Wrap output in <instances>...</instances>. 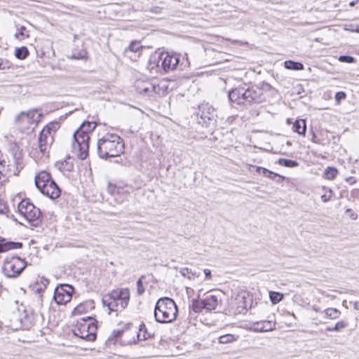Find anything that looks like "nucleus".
I'll return each mask as SVG.
<instances>
[{
	"label": "nucleus",
	"instance_id": "nucleus-1",
	"mask_svg": "<svg viewBox=\"0 0 359 359\" xmlns=\"http://www.w3.org/2000/svg\"><path fill=\"white\" fill-rule=\"evenodd\" d=\"M229 99L237 104L251 105L265 100L263 89L257 86L243 84L229 92Z\"/></svg>",
	"mask_w": 359,
	"mask_h": 359
},
{
	"label": "nucleus",
	"instance_id": "nucleus-2",
	"mask_svg": "<svg viewBox=\"0 0 359 359\" xmlns=\"http://www.w3.org/2000/svg\"><path fill=\"white\" fill-rule=\"evenodd\" d=\"M95 122L85 121L73 135L72 149L77 157L81 160L85 159L88 154L89 134L96 127Z\"/></svg>",
	"mask_w": 359,
	"mask_h": 359
},
{
	"label": "nucleus",
	"instance_id": "nucleus-3",
	"mask_svg": "<svg viewBox=\"0 0 359 359\" xmlns=\"http://www.w3.org/2000/svg\"><path fill=\"white\" fill-rule=\"evenodd\" d=\"M97 149L98 156L102 158L116 157L123 153L124 143L119 135L107 133L98 140Z\"/></svg>",
	"mask_w": 359,
	"mask_h": 359
},
{
	"label": "nucleus",
	"instance_id": "nucleus-4",
	"mask_svg": "<svg viewBox=\"0 0 359 359\" xmlns=\"http://www.w3.org/2000/svg\"><path fill=\"white\" fill-rule=\"evenodd\" d=\"M23 168L22 153L17 144H11L5 156L0 159V170L8 177L18 175Z\"/></svg>",
	"mask_w": 359,
	"mask_h": 359
},
{
	"label": "nucleus",
	"instance_id": "nucleus-5",
	"mask_svg": "<svg viewBox=\"0 0 359 359\" xmlns=\"http://www.w3.org/2000/svg\"><path fill=\"white\" fill-rule=\"evenodd\" d=\"M177 313V306L172 299L162 297L156 302L154 317L157 322L161 323H171L176 319Z\"/></svg>",
	"mask_w": 359,
	"mask_h": 359
},
{
	"label": "nucleus",
	"instance_id": "nucleus-6",
	"mask_svg": "<svg viewBox=\"0 0 359 359\" xmlns=\"http://www.w3.org/2000/svg\"><path fill=\"white\" fill-rule=\"evenodd\" d=\"M130 291L128 288L117 289L104 295L102 304L111 311H121L128 305Z\"/></svg>",
	"mask_w": 359,
	"mask_h": 359
},
{
	"label": "nucleus",
	"instance_id": "nucleus-7",
	"mask_svg": "<svg viewBox=\"0 0 359 359\" xmlns=\"http://www.w3.org/2000/svg\"><path fill=\"white\" fill-rule=\"evenodd\" d=\"M19 214L25 218L28 223L34 226H39L42 222V215L39 208L36 207L29 199H22L18 204Z\"/></svg>",
	"mask_w": 359,
	"mask_h": 359
},
{
	"label": "nucleus",
	"instance_id": "nucleus-8",
	"mask_svg": "<svg viewBox=\"0 0 359 359\" xmlns=\"http://www.w3.org/2000/svg\"><path fill=\"white\" fill-rule=\"evenodd\" d=\"M90 317L83 318L81 321H78L74 330V335L89 341H94L96 338L95 332L97 327L94 323H88Z\"/></svg>",
	"mask_w": 359,
	"mask_h": 359
},
{
	"label": "nucleus",
	"instance_id": "nucleus-9",
	"mask_svg": "<svg viewBox=\"0 0 359 359\" xmlns=\"http://www.w3.org/2000/svg\"><path fill=\"white\" fill-rule=\"evenodd\" d=\"M26 267V262L18 257H7L4 260L2 270L6 277L15 278Z\"/></svg>",
	"mask_w": 359,
	"mask_h": 359
},
{
	"label": "nucleus",
	"instance_id": "nucleus-10",
	"mask_svg": "<svg viewBox=\"0 0 359 359\" xmlns=\"http://www.w3.org/2000/svg\"><path fill=\"white\" fill-rule=\"evenodd\" d=\"M107 191L117 201L121 202L133 191V187L123 182H116L114 184L109 183Z\"/></svg>",
	"mask_w": 359,
	"mask_h": 359
},
{
	"label": "nucleus",
	"instance_id": "nucleus-11",
	"mask_svg": "<svg viewBox=\"0 0 359 359\" xmlns=\"http://www.w3.org/2000/svg\"><path fill=\"white\" fill-rule=\"evenodd\" d=\"M196 116L200 118L198 123L207 127L216 116L215 108L209 103H202L198 106Z\"/></svg>",
	"mask_w": 359,
	"mask_h": 359
},
{
	"label": "nucleus",
	"instance_id": "nucleus-12",
	"mask_svg": "<svg viewBox=\"0 0 359 359\" xmlns=\"http://www.w3.org/2000/svg\"><path fill=\"white\" fill-rule=\"evenodd\" d=\"M74 287L68 284H62L56 287L54 290L53 299L57 304H66L72 297Z\"/></svg>",
	"mask_w": 359,
	"mask_h": 359
},
{
	"label": "nucleus",
	"instance_id": "nucleus-13",
	"mask_svg": "<svg viewBox=\"0 0 359 359\" xmlns=\"http://www.w3.org/2000/svg\"><path fill=\"white\" fill-rule=\"evenodd\" d=\"M41 114L36 110L29 111L27 113L22 112L15 118L17 123L25 122L33 126V128L37 126L40 121Z\"/></svg>",
	"mask_w": 359,
	"mask_h": 359
},
{
	"label": "nucleus",
	"instance_id": "nucleus-14",
	"mask_svg": "<svg viewBox=\"0 0 359 359\" xmlns=\"http://www.w3.org/2000/svg\"><path fill=\"white\" fill-rule=\"evenodd\" d=\"M162 56V70L168 72L175 69L180 61L179 56L177 55H170L168 53H161Z\"/></svg>",
	"mask_w": 359,
	"mask_h": 359
},
{
	"label": "nucleus",
	"instance_id": "nucleus-15",
	"mask_svg": "<svg viewBox=\"0 0 359 359\" xmlns=\"http://www.w3.org/2000/svg\"><path fill=\"white\" fill-rule=\"evenodd\" d=\"M53 142V134H49L42 130L39 136V148L43 155L48 152V149Z\"/></svg>",
	"mask_w": 359,
	"mask_h": 359
},
{
	"label": "nucleus",
	"instance_id": "nucleus-16",
	"mask_svg": "<svg viewBox=\"0 0 359 359\" xmlns=\"http://www.w3.org/2000/svg\"><path fill=\"white\" fill-rule=\"evenodd\" d=\"M137 91L140 94H148L156 93V86L149 80L137 79L135 83Z\"/></svg>",
	"mask_w": 359,
	"mask_h": 359
},
{
	"label": "nucleus",
	"instance_id": "nucleus-17",
	"mask_svg": "<svg viewBox=\"0 0 359 359\" xmlns=\"http://www.w3.org/2000/svg\"><path fill=\"white\" fill-rule=\"evenodd\" d=\"M142 48L143 47L140 41H132L128 48L125 49L124 55L131 60L135 61L140 56Z\"/></svg>",
	"mask_w": 359,
	"mask_h": 359
},
{
	"label": "nucleus",
	"instance_id": "nucleus-18",
	"mask_svg": "<svg viewBox=\"0 0 359 359\" xmlns=\"http://www.w3.org/2000/svg\"><path fill=\"white\" fill-rule=\"evenodd\" d=\"M252 330L255 332H266L276 329V323L272 320H262L255 322Z\"/></svg>",
	"mask_w": 359,
	"mask_h": 359
},
{
	"label": "nucleus",
	"instance_id": "nucleus-19",
	"mask_svg": "<svg viewBox=\"0 0 359 359\" xmlns=\"http://www.w3.org/2000/svg\"><path fill=\"white\" fill-rule=\"evenodd\" d=\"M40 192L51 199L57 198L61 193L60 189L55 181H51L44 189L39 190Z\"/></svg>",
	"mask_w": 359,
	"mask_h": 359
},
{
	"label": "nucleus",
	"instance_id": "nucleus-20",
	"mask_svg": "<svg viewBox=\"0 0 359 359\" xmlns=\"http://www.w3.org/2000/svg\"><path fill=\"white\" fill-rule=\"evenodd\" d=\"M51 181L54 180L52 179L50 173L46 171H41L34 178L35 185L39 190L44 189V187H46V184H50Z\"/></svg>",
	"mask_w": 359,
	"mask_h": 359
},
{
	"label": "nucleus",
	"instance_id": "nucleus-21",
	"mask_svg": "<svg viewBox=\"0 0 359 359\" xmlns=\"http://www.w3.org/2000/svg\"><path fill=\"white\" fill-rule=\"evenodd\" d=\"M147 68L151 72L155 71L156 72H161L162 70V56L161 53L152 54L148 61Z\"/></svg>",
	"mask_w": 359,
	"mask_h": 359
},
{
	"label": "nucleus",
	"instance_id": "nucleus-22",
	"mask_svg": "<svg viewBox=\"0 0 359 359\" xmlns=\"http://www.w3.org/2000/svg\"><path fill=\"white\" fill-rule=\"evenodd\" d=\"M248 170L250 172H252L255 170L257 173L262 174V175H264L268 178H270V179H273L275 177H277V176L280 177L278 174H276L272 171H270L265 168H262L260 166L249 165Z\"/></svg>",
	"mask_w": 359,
	"mask_h": 359
},
{
	"label": "nucleus",
	"instance_id": "nucleus-23",
	"mask_svg": "<svg viewBox=\"0 0 359 359\" xmlns=\"http://www.w3.org/2000/svg\"><path fill=\"white\" fill-rule=\"evenodd\" d=\"M205 304V310L207 311H211L215 310L218 304L219 299L216 295L210 294L203 299Z\"/></svg>",
	"mask_w": 359,
	"mask_h": 359
},
{
	"label": "nucleus",
	"instance_id": "nucleus-24",
	"mask_svg": "<svg viewBox=\"0 0 359 359\" xmlns=\"http://www.w3.org/2000/svg\"><path fill=\"white\" fill-rule=\"evenodd\" d=\"M22 247V243L20 242L6 241L2 238L0 241V253L13 249H19Z\"/></svg>",
	"mask_w": 359,
	"mask_h": 359
},
{
	"label": "nucleus",
	"instance_id": "nucleus-25",
	"mask_svg": "<svg viewBox=\"0 0 359 359\" xmlns=\"http://www.w3.org/2000/svg\"><path fill=\"white\" fill-rule=\"evenodd\" d=\"M48 283L49 280L44 276L39 277L34 287V290L37 293L41 294L44 292Z\"/></svg>",
	"mask_w": 359,
	"mask_h": 359
},
{
	"label": "nucleus",
	"instance_id": "nucleus-26",
	"mask_svg": "<svg viewBox=\"0 0 359 359\" xmlns=\"http://www.w3.org/2000/svg\"><path fill=\"white\" fill-rule=\"evenodd\" d=\"M292 129L294 132L299 135H304L306 130V121L304 119H299L295 121L293 123Z\"/></svg>",
	"mask_w": 359,
	"mask_h": 359
},
{
	"label": "nucleus",
	"instance_id": "nucleus-27",
	"mask_svg": "<svg viewBox=\"0 0 359 359\" xmlns=\"http://www.w3.org/2000/svg\"><path fill=\"white\" fill-rule=\"evenodd\" d=\"M323 313L326 318L331 320L337 319L341 315L340 311L335 308H327L323 310Z\"/></svg>",
	"mask_w": 359,
	"mask_h": 359
},
{
	"label": "nucleus",
	"instance_id": "nucleus-28",
	"mask_svg": "<svg viewBox=\"0 0 359 359\" xmlns=\"http://www.w3.org/2000/svg\"><path fill=\"white\" fill-rule=\"evenodd\" d=\"M70 160L71 158L69 157L67 159L58 163L59 169L62 172H72L74 170L73 163Z\"/></svg>",
	"mask_w": 359,
	"mask_h": 359
},
{
	"label": "nucleus",
	"instance_id": "nucleus-29",
	"mask_svg": "<svg viewBox=\"0 0 359 359\" xmlns=\"http://www.w3.org/2000/svg\"><path fill=\"white\" fill-rule=\"evenodd\" d=\"M238 339V335L232 334H226L220 336L218 338V341L219 344H226L233 343Z\"/></svg>",
	"mask_w": 359,
	"mask_h": 359
},
{
	"label": "nucleus",
	"instance_id": "nucleus-30",
	"mask_svg": "<svg viewBox=\"0 0 359 359\" xmlns=\"http://www.w3.org/2000/svg\"><path fill=\"white\" fill-rule=\"evenodd\" d=\"M284 67L287 69L292 70H302L304 69V65L299 62L292 60H286L284 62Z\"/></svg>",
	"mask_w": 359,
	"mask_h": 359
},
{
	"label": "nucleus",
	"instance_id": "nucleus-31",
	"mask_svg": "<svg viewBox=\"0 0 359 359\" xmlns=\"http://www.w3.org/2000/svg\"><path fill=\"white\" fill-rule=\"evenodd\" d=\"M191 308L195 313H201L205 309L203 299H194L191 301Z\"/></svg>",
	"mask_w": 359,
	"mask_h": 359
},
{
	"label": "nucleus",
	"instance_id": "nucleus-32",
	"mask_svg": "<svg viewBox=\"0 0 359 359\" xmlns=\"http://www.w3.org/2000/svg\"><path fill=\"white\" fill-rule=\"evenodd\" d=\"M151 337V334L147 332L145 325L142 323L140 325L139 332L137 333L138 340H146Z\"/></svg>",
	"mask_w": 359,
	"mask_h": 359
},
{
	"label": "nucleus",
	"instance_id": "nucleus-33",
	"mask_svg": "<svg viewBox=\"0 0 359 359\" xmlns=\"http://www.w3.org/2000/svg\"><path fill=\"white\" fill-rule=\"evenodd\" d=\"M338 173V170L335 167H327L324 172V177L329 180H333Z\"/></svg>",
	"mask_w": 359,
	"mask_h": 359
},
{
	"label": "nucleus",
	"instance_id": "nucleus-34",
	"mask_svg": "<svg viewBox=\"0 0 359 359\" xmlns=\"http://www.w3.org/2000/svg\"><path fill=\"white\" fill-rule=\"evenodd\" d=\"M181 275L185 278H187L189 280L194 279L196 277H198L199 274H197L196 272H193L189 268H182L180 271Z\"/></svg>",
	"mask_w": 359,
	"mask_h": 359
},
{
	"label": "nucleus",
	"instance_id": "nucleus-35",
	"mask_svg": "<svg viewBox=\"0 0 359 359\" xmlns=\"http://www.w3.org/2000/svg\"><path fill=\"white\" fill-rule=\"evenodd\" d=\"M278 163L280 165L287 168H294L299 165L297 161L287 158H279Z\"/></svg>",
	"mask_w": 359,
	"mask_h": 359
},
{
	"label": "nucleus",
	"instance_id": "nucleus-36",
	"mask_svg": "<svg viewBox=\"0 0 359 359\" xmlns=\"http://www.w3.org/2000/svg\"><path fill=\"white\" fill-rule=\"evenodd\" d=\"M269 299L272 304H276L283 299V294L278 292H269Z\"/></svg>",
	"mask_w": 359,
	"mask_h": 359
},
{
	"label": "nucleus",
	"instance_id": "nucleus-37",
	"mask_svg": "<svg viewBox=\"0 0 359 359\" xmlns=\"http://www.w3.org/2000/svg\"><path fill=\"white\" fill-rule=\"evenodd\" d=\"M60 125L59 123L57 121L55 122H50L48 123L43 128V130L46 131V133L49 134H52V133H55L57 131V130L59 128Z\"/></svg>",
	"mask_w": 359,
	"mask_h": 359
},
{
	"label": "nucleus",
	"instance_id": "nucleus-38",
	"mask_svg": "<svg viewBox=\"0 0 359 359\" xmlns=\"http://www.w3.org/2000/svg\"><path fill=\"white\" fill-rule=\"evenodd\" d=\"M86 57L87 52L84 49H81L79 50H74L69 56L70 58L76 60L84 59Z\"/></svg>",
	"mask_w": 359,
	"mask_h": 359
},
{
	"label": "nucleus",
	"instance_id": "nucleus-39",
	"mask_svg": "<svg viewBox=\"0 0 359 359\" xmlns=\"http://www.w3.org/2000/svg\"><path fill=\"white\" fill-rule=\"evenodd\" d=\"M29 36V32L25 26H21L15 34V37L19 40H23Z\"/></svg>",
	"mask_w": 359,
	"mask_h": 359
},
{
	"label": "nucleus",
	"instance_id": "nucleus-40",
	"mask_svg": "<svg viewBox=\"0 0 359 359\" xmlns=\"http://www.w3.org/2000/svg\"><path fill=\"white\" fill-rule=\"evenodd\" d=\"M29 54L28 50L26 47L17 48L15 49V57L18 59H25Z\"/></svg>",
	"mask_w": 359,
	"mask_h": 359
},
{
	"label": "nucleus",
	"instance_id": "nucleus-41",
	"mask_svg": "<svg viewBox=\"0 0 359 359\" xmlns=\"http://www.w3.org/2000/svg\"><path fill=\"white\" fill-rule=\"evenodd\" d=\"M325 193L321 196V201L324 203L329 201L331 199L332 191L331 189L323 187Z\"/></svg>",
	"mask_w": 359,
	"mask_h": 359
},
{
	"label": "nucleus",
	"instance_id": "nucleus-42",
	"mask_svg": "<svg viewBox=\"0 0 359 359\" xmlns=\"http://www.w3.org/2000/svg\"><path fill=\"white\" fill-rule=\"evenodd\" d=\"M144 276H142L137 281V294L139 295H142L144 292V287L143 285L142 279Z\"/></svg>",
	"mask_w": 359,
	"mask_h": 359
},
{
	"label": "nucleus",
	"instance_id": "nucleus-43",
	"mask_svg": "<svg viewBox=\"0 0 359 359\" xmlns=\"http://www.w3.org/2000/svg\"><path fill=\"white\" fill-rule=\"evenodd\" d=\"M355 60V58L350 55H341L339 57V61L341 62L353 63Z\"/></svg>",
	"mask_w": 359,
	"mask_h": 359
},
{
	"label": "nucleus",
	"instance_id": "nucleus-44",
	"mask_svg": "<svg viewBox=\"0 0 359 359\" xmlns=\"http://www.w3.org/2000/svg\"><path fill=\"white\" fill-rule=\"evenodd\" d=\"M347 326V323L343 320L337 322L335 325L333 327V330L335 332L341 331L344 329Z\"/></svg>",
	"mask_w": 359,
	"mask_h": 359
},
{
	"label": "nucleus",
	"instance_id": "nucleus-45",
	"mask_svg": "<svg viewBox=\"0 0 359 359\" xmlns=\"http://www.w3.org/2000/svg\"><path fill=\"white\" fill-rule=\"evenodd\" d=\"M346 97V94L344 91H339L335 94L334 99L337 104H339L342 100Z\"/></svg>",
	"mask_w": 359,
	"mask_h": 359
},
{
	"label": "nucleus",
	"instance_id": "nucleus-46",
	"mask_svg": "<svg viewBox=\"0 0 359 359\" xmlns=\"http://www.w3.org/2000/svg\"><path fill=\"white\" fill-rule=\"evenodd\" d=\"M85 310V306L83 304H81L76 306L72 311L74 315H78L82 313Z\"/></svg>",
	"mask_w": 359,
	"mask_h": 359
},
{
	"label": "nucleus",
	"instance_id": "nucleus-47",
	"mask_svg": "<svg viewBox=\"0 0 359 359\" xmlns=\"http://www.w3.org/2000/svg\"><path fill=\"white\" fill-rule=\"evenodd\" d=\"M8 212V207L6 204V203L0 199V214L4 215Z\"/></svg>",
	"mask_w": 359,
	"mask_h": 359
},
{
	"label": "nucleus",
	"instance_id": "nucleus-48",
	"mask_svg": "<svg viewBox=\"0 0 359 359\" xmlns=\"http://www.w3.org/2000/svg\"><path fill=\"white\" fill-rule=\"evenodd\" d=\"M162 11H163V8L162 7H160V6H152L150 9H149V11L152 13H154V14H161L162 13Z\"/></svg>",
	"mask_w": 359,
	"mask_h": 359
},
{
	"label": "nucleus",
	"instance_id": "nucleus-49",
	"mask_svg": "<svg viewBox=\"0 0 359 359\" xmlns=\"http://www.w3.org/2000/svg\"><path fill=\"white\" fill-rule=\"evenodd\" d=\"M203 272H204V274H205V279L210 280L212 278L211 271L210 269H205L203 270Z\"/></svg>",
	"mask_w": 359,
	"mask_h": 359
},
{
	"label": "nucleus",
	"instance_id": "nucleus-50",
	"mask_svg": "<svg viewBox=\"0 0 359 359\" xmlns=\"http://www.w3.org/2000/svg\"><path fill=\"white\" fill-rule=\"evenodd\" d=\"M346 212H347V213H348V212H350V217H351V218L352 219H353V220L356 219H357V217H358L357 214L354 213V212H353V210H352L351 208H347V209L346 210Z\"/></svg>",
	"mask_w": 359,
	"mask_h": 359
},
{
	"label": "nucleus",
	"instance_id": "nucleus-51",
	"mask_svg": "<svg viewBox=\"0 0 359 359\" xmlns=\"http://www.w3.org/2000/svg\"><path fill=\"white\" fill-rule=\"evenodd\" d=\"M6 67H8V62L0 58V69H4Z\"/></svg>",
	"mask_w": 359,
	"mask_h": 359
},
{
	"label": "nucleus",
	"instance_id": "nucleus-52",
	"mask_svg": "<svg viewBox=\"0 0 359 359\" xmlns=\"http://www.w3.org/2000/svg\"><path fill=\"white\" fill-rule=\"evenodd\" d=\"M346 181L350 184H353L355 183L356 180L355 179V177H348L346 179Z\"/></svg>",
	"mask_w": 359,
	"mask_h": 359
},
{
	"label": "nucleus",
	"instance_id": "nucleus-53",
	"mask_svg": "<svg viewBox=\"0 0 359 359\" xmlns=\"http://www.w3.org/2000/svg\"><path fill=\"white\" fill-rule=\"evenodd\" d=\"M311 309L317 313H318V312L323 313V311H322L319 306H317L316 305L311 306Z\"/></svg>",
	"mask_w": 359,
	"mask_h": 359
},
{
	"label": "nucleus",
	"instance_id": "nucleus-54",
	"mask_svg": "<svg viewBox=\"0 0 359 359\" xmlns=\"http://www.w3.org/2000/svg\"><path fill=\"white\" fill-rule=\"evenodd\" d=\"M122 333H123V330H114L113 331V334H114V336L115 337H120Z\"/></svg>",
	"mask_w": 359,
	"mask_h": 359
},
{
	"label": "nucleus",
	"instance_id": "nucleus-55",
	"mask_svg": "<svg viewBox=\"0 0 359 359\" xmlns=\"http://www.w3.org/2000/svg\"><path fill=\"white\" fill-rule=\"evenodd\" d=\"M350 304H352L355 310L359 311V302H350Z\"/></svg>",
	"mask_w": 359,
	"mask_h": 359
},
{
	"label": "nucleus",
	"instance_id": "nucleus-56",
	"mask_svg": "<svg viewBox=\"0 0 359 359\" xmlns=\"http://www.w3.org/2000/svg\"><path fill=\"white\" fill-rule=\"evenodd\" d=\"M236 117L235 116H229L226 119V121L229 123H231L233 122V121L234 120Z\"/></svg>",
	"mask_w": 359,
	"mask_h": 359
},
{
	"label": "nucleus",
	"instance_id": "nucleus-57",
	"mask_svg": "<svg viewBox=\"0 0 359 359\" xmlns=\"http://www.w3.org/2000/svg\"><path fill=\"white\" fill-rule=\"evenodd\" d=\"M326 331H328V332H333L334 331V330H333V327H327L326 328Z\"/></svg>",
	"mask_w": 359,
	"mask_h": 359
},
{
	"label": "nucleus",
	"instance_id": "nucleus-58",
	"mask_svg": "<svg viewBox=\"0 0 359 359\" xmlns=\"http://www.w3.org/2000/svg\"><path fill=\"white\" fill-rule=\"evenodd\" d=\"M4 175H4V174L2 172V171L0 170V180H1V177H2V176H4ZM1 183H2V181H1V180H0V185H1Z\"/></svg>",
	"mask_w": 359,
	"mask_h": 359
},
{
	"label": "nucleus",
	"instance_id": "nucleus-59",
	"mask_svg": "<svg viewBox=\"0 0 359 359\" xmlns=\"http://www.w3.org/2000/svg\"><path fill=\"white\" fill-rule=\"evenodd\" d=\"M355 4V1H353L350 3V6H354Z\"/></svg>",
	"mask_w": 359,
	"mask_h": 359
},
{
	"label": "nucleus",
	"instance_id": "nucleus-60",
	"mask_svg": "<svg viewBox=\"0 0 359 359\" xmlns=\"http://www.w3.org/2000/svg\"><path fill=\"white\" fill-rule=\"evenodd\" d=\"M351 31H355V32H359L358 27H357V28H356L355 29H351Z\"/></svg>",
	"mask_w": 359,
	"mask_h": 359
},
{
	"label": "nucleus",
	"instance_id": "nucleus-61",
	"mask_svg": "<svg viewBox=\"0 0 359 359\" xmlns=\"http://www.w3.org/2000/svg\"><path fill=\"white\" fill-rule=\"evenodd\" d=\"M126 326L129 327V326H130V323H128V325H126Z\"/></svg>",
	"mask_w": 359,
	"mask_h": 359
}]
</instances>
